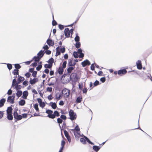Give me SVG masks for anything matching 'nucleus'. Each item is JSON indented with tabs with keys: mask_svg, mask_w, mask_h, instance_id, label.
I'll use <instances>...</instances> for the list:
<instances>
[{
	"mask_svg": "<svg viewBox=\"0 0 152 152\" xmlns=\"http://www.w3.org/2000/svg\"><path fill=\"white\" fill-rule=\"evenodd\" d=\"M47 54L49 55L51 53V51L49 50H47L45 52Z\"/></svg>",
	"mask_w": 152,
	"mask_h": 152,
	"instance_id": "obj_60",
	"label": "nucleus"
},
{
	"mask_svg": "<svg viewBox=\"0 0 152 152\" xmlns=\"http://www.w3.org/2000/svg\"><path fill=\"white\" fill-rule=\"evenodd\" d=\"M82 100V98L81 96H78L77 99L76 101L77 103H80Z\"/></svg>",
	"mask_w": 152,
	"mask_h": 152,
	"instance_id": "obj_26",
	"label": "nucleus"
},
{
	"mask_svg": "<svg viewBox=\"0 0 152 152\" xmlns=\"http://www.w3.org/2000/svg\"><path fill=\"white\" fill-rule=\"evenodd\" d=\"M127 71L125 69L119 70L118 72V74L119 75H122L126 74Z\"/></svg>",
	"mask_w": 152,
	"mask_h": 152,
	"instance_id": "obj_12",
	"label": "nucleus"
},
{
	"mask_svg": "<svg viewBox=\"0 0 152 152\" xmlns=\"http://www.w3.org/2000/svg\"><path fill=\"white\" fill-rule=\"evenodd\" d=\"M71 130L74 132V135L76 137H79L81 136L80 133L79 132L80 131V129L78 125H76L75 129H72Z\"/></svg>",
	"mask_w": 152,
	"mask_h": 152,
	"instance_id": "obj_2",
	"label": "nucleus"
},
{
	"mask_svg": "<svg viewBox=\"0 0 152 152\" xmlns=\"http://www.w3.org/2000/svg\"><path fill=\"white\" fill-rule=\"evenodd\" d=\"M39 106L43 108L45 106V104L44 102H42L39 104Z\"/></svg>",
	"mask_w": 152,
	"mask_h": 152,
	"instance_id": "obj_51",
	"label": "nucleus"
},
{
	"mask_svg": "<svg viewBox=\"0 0 152 152\" xmlns=\"http://www.w3.org/2000/svg\"><path fill=\"white\" fill-rule=\"evenodd\" d=\"M28 81L25 80L23 82V84L25 86H26L28 85Z\"/></svg>",
	"mask_w": 152,
	"mask_h": 152,
	"instance_id": "obj_52",
	"label": "nucleus"
},
{
	"mask_svg": "<svg viewBox=\"0 0 152 152\" xmlns=\"http://www.w3.org/2000/svg\"><path fill=\"white\" fill-rule=\"evenodd\" d=\"M44 50L43 51L42 50H40L38 53H37V56L41 58L43 57V56L44 53Z\"/></svg>",
	"mask_w": 152,
	"mask_h": 152,
	"instance_id": "obj_16",
	"label": "nucleus"
},
{
	"mask_svg": "<svg viewBox=\"0 0 152 152\" xmlns=\"http://www.w3.org/2000/svg\"><path fill=\"white\" fill-rule=\"evenodd\" d=\"M40 59L41 58L38 56H34L33 58V59H34L35 61L36 62L39 61Z\"/></svg>",
	"mask_w": 152,
	"mask_h": 152,
	"instance_id": "obj_29",
	"label": "nucleus"
},
{
	"mask_svg": "<svg viewBox=\"0 0 152 152\" xmlns=\"http://www.w3.org/2000/svg\"><path fill=\"white\" fill-rule=\"evenodd\" d=\"M80 141L83 144H86V140L83 138H81L80 139Z\"/></svg>",
	"mask_w": 152,
	"mask_h": 152,
	"instance_id": "obj_34",
	"label": "nucleus"
},
{
	"mask_svg": "<svg viewBox=\"0 0 152 152\" xmlns=\"http://www.w3.org/2000/svg\"><path fill=\"white\" fill-rule=\"evenodd\" d=\"M49 105L51 106L52 107L53 109H55L57 107V106L55 103H53L52 102H50Z\"/></svg>",
	"mask_w": 152,
	"mask_h": 152,
	"instance_id": "obj_19",
	"label": "nucleus"
},
{
	"mask_svg": "<svg viewBox=\"0 0 152 152\" xmlns=\"http://www.w3.org/2000/svg\"><path fill=\"white\" fill-rule=\"evenodd\" d=\"M42 65L41 64H40L36 68V69L37 71H39L42 68Z\"/></svg>",
	"mask_w": 152,
	"mask_h": 152,
	"instance_id": "obj_47",
	"label": "nucleus"
},
{
	"mask_svg": "<svg viewBox=\"0 0 152 152\" xmlns=\"http://www.w3.org/2000/svg\"><path fill=\"white\" fill-rule=\"evenodd\" d=\"M93 149L94 150L97 152L100 149V148H99V147L97 146L94 145L93 147Z\"/></svg>",
	"mask_w": 152,
	"mask_h": 152,
	"instance_id": "obj_30",
	"label": "nucleus"
},
{
	"mask_svg": "<svg viewBox=\"0 0 152 152\" xmlns=\"http://www.w3.org/2000/svg\"><path fill=\"white\" fill-rule=\"evenodd\" d=\"M66 63H67L66 61H64L63 62L62 64V68H65Z\"/></svg>",
	"mask_w": 152,
	"mask_h": 152,
	"instance_id": "obj_53",
	"label": "nucleus"
},
{
	"mask_svg": "<svg viewBox=\"0 0 152 152\" xmlns=\"http://www.w3.org/2000/svg\"><path fill=\"white\" fill-rule=\"evenodd\" d=\"M12 113L7 114V118L10 120H12L13 119V117L12 115Z\"/></svg>",
	"mask_w": 152,
	"mask_h": 152,
	"instance_id": "obj_22",
	"label": "nucleus"
},
{
	"mask_svg": "<svg viewBox=\"0 0 152 152\" xmlns=\"http://www.w3.org/2000/svg\"><path fill=\"white\" fill-rule=\"evenodd\" d=\"M47 91L51 92L52 91V88L51 87H48L47 88Z\"/></svg>",
	"mask_w": 152,
	"mask_h": 152,
	"instance_id": "obj_48",
	"label": "nucleus"
},
{
	"mask_svg": "<svg viewBox=\"0 0 152 152\" xmlns=\"http://www.w3.org/2000/svg\"><path fill=\"white\" fill-rule=\"evenodd\" d=\"M61 95L59 94H56V98L57 100L60 99Z\"/></svg>",
	"mask_w": 152,
	"mask_h": 152,
	"instance_id": "obj_46",
	"label": "nucleus"
},
{
	"mask_svg": "<svg viewBox=\"0 0 152 152\" xmlns=\"http://www.w3.org/2000/svg\"><path fill=\"white\" fill-rule=\"evenodd\" d=\"M38 80V79L37 78H34L33 79H32L31 78H30L29 82L31 84L33 85L37 82Z\"/></svg>",
	"mask_w": 152,
	"mask_h": 152,
	"instance_id": "obj_10",
	"label": "nucleus"
},
{
	"mask_svg": "<svg viewBox=\"0 0 152 152\" xmlns=\"http://www.w3.org/2000/svg\"><path fill=\"white\" fill-rule=\"evenodd\" d=\"M74 68L73 67H69L67 69V72L68 73H71L72 71L74 69Z\"/></svg>",
	"mask_w": 152,
	"mask_h": 152,
	"instance_id": "obj_32",
	"label": "nucleus"
},
{
	"mask_svg": "<svg viewBox=\"0 0 152 152\" xmlns=\"http://www.w3.org/2000/svg\"><path fill=\"white\" fill-rule=\"evenodd\" d=\"M53 115H54L55 118L56 116L58 117L59 116V113L58 111L56 110L54 111L53 114Z\"/></svg>",
	"mask_w": 152,
	"mask_h": 152,
	"instance_id": "obj_27",
	"label": "nucleus"
},
{
	"mask_svg": "<svg viewBox=\"0 0 152 152\" xmlns=\"http://www.w3.org/2000/svg\"><path fill=\"white\" fill-rule=\"evenodd\" d=\"M99 81L98 80H96L94 83V86H97L99 84Z\"/></svg>",
	"mask_w": 152,
	"mask_h": 152,
	"instance_id": "obj_55",
	"label": "nucleus"
},
{
	"mask_svg": "<svg viewBox=\"0 0 152 152\" xmlns=\"http://www.w3.org/2000/svg\"><path fill=\"white\" fill-rule=\"evenodd\" d=\"M13 115L14 118L18 120H20L22 118V116L20 115H18L16 111L14 112Z\"/></svg>",
	"mask_w": 152,
	"mask_h": 152,
	"instance_id": "obj_6",
	"label": "nucleus"
},
{
	"mask_svg": "<svg viewBox=\"0 0 152 152\" xmlns=\"http://www.w3.org/2000/svg\"><path fill=\"white\" fill-rule=\"evenodd\" d=\"M59 50H60V51H61V52L62 53H64L65 51V49L64 48H64H60V49H59Z\"/></svg>",
	"mask_w": 152,
	"mask_h": 152,
	"instance_id": "obj_45",
	"label": "nucleus"
},
{
	"mask_svg": "<svg viewBox=\"0 0 152 152\" xmlns=\"http://www.w3.org/2000/svg\"><path fill=\"white\" fill-rule=\"evenodd\" d=\"M28 93L27 91H24L23 93V96H22V97L24 99H27V97L28 96Z\"/></svg>",
	"mask_w": 152,
	"mask_h": 152,
	"instance_id": "obj_14",
	"label": "nucleus"
},
{
	"mask_svg": "<svg viewBox=\"0 0 152 152\" xmlns=\"http://www.w3.org/2000/svg\"><path fill=\"white\" fill-rule=\"evenodd\" d=\"M7 101L11 104H13L14 103V99H13L11 96H9L8 97Z\"/></svg>",
	"mask_w": 152,
	"mask_h": 152,
	"instance_id": "obj_13",
	"label": "nucleus"
},
{
	"mask_svg": "<svg viewBox=\"0 0 152 152\" xmlns=\"http://www.w3.org/2000/svg\"><path fill=\"white\" fill-rule=\"evenodd\" d=\"M4 113L3 111H0V119L1 118L3 115Z\"/></svg>",
	"mask_w": 152,
	"mask_h": 152,
	"instance_id": "obj_58",
	"label": "nucleus"
},
{
	"mask_svg": "<svg viewBox=\"0 0 152 152\" xmlns=\"http://www.w3.org/2000/svg\"><path fill=\"white\" fill-rule=\"evenodd\" d=\"M16 96L19 97H20L22 94V92L21 91H18L16 93Z\"/></svg>",
	"mask_w": 152,
	"mask_h": 152,
	"instance_id": "obj_25",
	"label": "nucleus"
},
{
	"mask_svg": "<svg viewBox=\"0 0 152 152\" xmlns=\"http://www.w3.org/2000/svg\"><path fill=\"white\" fill-rule=\"evenodd\" d=\"M12 91L11 89H9L7 93V94L9 95H11L12 94Z\"/></svg>",
	"mask_w": 152,
	"mask_h": 152,
	"instance_id": "obj_56",
	"label": "nucleus"
},
{
	"mask_svg": "<svg viewBox=\"0 0 152 152\" xmlns=\"http://www.w3.org/2000/svg\"><path fill=\"white\" fill-rule=\"evenodd\" d=\"M59 49H60V47H58L56 48V52L55 55L56 56H57L60 54V52Z\"/></svg>",
	"mask_w": 152,
	"mask_h": 152,
	"instance_id": "obj_24",
	"label": "nucleus"
},
{
	"mask_svg": "<svg viewBox=\"0 0 152 152\" xmlns=\"http://www.w3.org/2000/svg\"><path fill=\"white\" fill-rule=\"evenodd\" d=\"M18 103L20 105L23 106L25 104V101L24 100L22 99Z\"/></svg>",
	"mask_w": 152,
	"mask_h": 152,
	"instance_id": "obj_23",
	"label": "nucleus"
},
{
	"mask_svg": "<svg viewBox=\"0 0 152 152\" xmlns=\"http://www.w3.org/2000/svg\"><path fill=\"white\" fill-rule=\"evenodd\" d=\"M52 65L50 64H45L44 67L46 68H50L51 67Z\"/></svg>",
	"mask_w": 152,
	"mask_h": 152,
	"instance_id": "obj_41",
	"label": "nucleus"
},
{
	"mask_svg": "<svg viewBox=\"0 0 152 152\" xmlns=\"http://www.w3.org/2000/svg\"><path fill=\"white\" fill-rule=\"evenodd\" d=\"M15 68L17 69H20L21 68V66L18 64H15Z\"/></svg>",
	"mask_w": 152,
	"mask_h": 152,
	"instance_id": "obj_38",
	"label": "nucleus"
},
{
	"mask_svg": "<svg viewBox=\"0 0 152 152\" xmlns=\"http://www.w3.org/2000/svg\"><path fill=\"white\" fill-rule=\"evenodd\" d=\"M85 138L86 140L87 141V142L90 144H91V145H94V143L92 142H91L86 137H84Z\"/></svg>",
	"mask_w": 152,
	"mask_h": 152,
	"instance_id": "obj_37",
	"label": "nucleus"
},
{
	"mask_svg": "<svg viewBox=\"0 0 152 152\" xmlns=\"http://www.w3.org/2000/svg\"><path fill=\"white\" fill-rule=\"evenodd\" d=\"M57 122L59 124H61L63 122V120L62 119L60 118H58L57 119Z\"/></svg>",
	"mask_w": 152,
	"mask_h": 152,
	"instance_id": "obj_43",
	"label": "nucleus"
},
{
	"mask_svg": "<svg viewBox=\"0 0 152 152\" xmlns=\"http://www.w3.org/2000/svg\"><path fill=\"white\" fill-rule=\"evenodd\" d=\"M58 27L61 30H62L64 28V26L62 25H59Z\"/></svg>",
	"mask_w": 152,
	"mask_h": 152,
	"instance_id": "obj_62",
	"label": "nucleus"
},
{
	"mask_svg": "<svg viewBox=\"0 0 152 152\" xmlns=\"http://www.w3.org/2000/svg\"><path fill=\"white\" fill-rule=\"evenodd\" d=\"M73 56L75 58H77L78 57V53L77 52L75 51L73 54Z\"/></svg>",
	"mask_w": 152,
	"mask_h": 152,
	"instance_id": "obj_33",
	"label": "nucleus"
},
{
	"mask_svg": "<svg viewBox=\"0 0 152 152\" xmlns=\"http://www.w3.org/2000/svg\"><path fill=\"white\" fill-rule=\"evenodd\" d=\"M31 74L29 72H27L25 74V76L27 78H29L31 76Z\"/></svg>",
	"mask_w": 152,
	"mask_h": 152,
	"instance_id": "obj_54",
	"label": "nucleus"
},
{
	"mask_svg": "<svg viewBox=\"0 0 152 152\" xmlns=\"http://www.w3.org/2000/svg\"><path fill=\"white\" fill-rule=\"evenodd\" d=\"M65 144V142L63 140H62L61 141V146H62L64 147Z\"/></svg>",
	"mask_w": 152,
	"mask_h": 152,
	"instance_id": "obj_61",
	"label": "nucleus"
},
{
	"mask_svg": "<svg viewBox=\"0 0 152 152\" xmlns=\"http://www.w3.org/2000/svg\"><path fill=\"white\" fill-rule=\"evenodd\" d=\"M12 109L11 107H8L7 110V114L12 113Z\"/></svg>",
	"mask_w": 152,
	"mask_h": 152,
	"instance_id": "obj_21",
	"label": "nucleus"
},
{
	"mask_svg": "<svg viewBox=\"0 0 152 152\" xmlns=\"http://www.w3.org/2000/svg\"><path fill=\"white\" fill-rule=\"evenodd\" d=\"M34 108L37 111H39V109L38 108V105L37 104H36L34 105Z\"/></svg>",
	"mask_w": 152,
	"mask_h": 152,
	"instance_id": "obj_39",
	"label": "nucleus"
},
{
	"mask_svg": "<svg viewBox=\"0 0 152 152\" xmlns=\"http://www.w3.org/2000/svg\"><path fill=\"white\" fill-rule=\"evenodd\" d=\"M47 43L49 46H53L54 45V41L50 39H47Z\"/></svg>",
	"mask_w": 152,
	"mask_h": 152,
	"instance_id": "obj_11",
	"label": "nucleus"
},
{
	"mask_svg": "<svg viewBox=\"0 0 152 152\" xmlns=\"http://www.w3.org/2000/svg\"><path fill=\"white\" fill-rule=\"evenodd\" d=\"M80 47V42H76V45H75V47L77 48H78Z\"/></svg>",
	"mask_w": 152,
	"mask_h": 152,
	"instance_id": "obj_36",
	"label": "nucleus"
},
{
	"mask_svg": "<svg viewBox=\"0 0 152 152\" xmlns=\"http://www.w3.org/2000/svg\"><path fill=\"white\" fill-rule=\"evenodd\" d=\"M69 119L72 121L75 120L77 117V115L73 110H70L69 112Z\"/></svg>",
	"mask_w": 152,
	"mask_h": 152,
	"instance_id": "obj_1",
	"label": "nucleus"
},
{
	"mask_svg": "<svg viewBox=\"0 0 152 152\" xmlns=\"http://www.w3.org/2000/svg\"><path fill=\"white\" fill-rule=\"evenodd\" d=\"M64 133L68 141L69 142H70L71 141V139L69 135L68 132L64 130Z\"/></svg>",
	"mask_w": 152,
	"mask_h": 152,
	"instance_id": "obj_8",
	"label": "nucleus"
},
{
	"mask_svg": "<svg viewBox=\"0 0 152 152\" xmlns=\"http://www.w3.org/2000/svg\"><path fill=\"white\" fill-rule=\"evenodd\" d=\"M91 69L92 70H94V64H92L91 66Z\"/></svg>",
	"mask_w": 152,
	"mask_h": 152,
	"instance_id": "obj_57",
	"label": "nucleus"
},
{
	"mask_svg": "<svg viewBox=\"0 0 152 152\" xmlns=\"http://www.w3.org/2000/svg\"><path fill=\"white\" fill-rule=\"evenodd\" d=\"M73 30L72 29L69 30L68 28H66L65 29L64 34L66 37H70V34H72L73 33Z\"/></svg>",
	"mask_w": 152,
	"mask_h": 152,
	"instance_id": "obj_3",
	"label": "nucleus"
},
{
	"mask_svg": "<svg viewBox=\"0 0 152 152\" xmlns=\"http://www.w3.org/2000/svg\"><path fill=\"white\" fill-rule=\"evenodd\" d=\"M18 71L19 70L18 69H15L13 71L12 73L14 75H18Z\"/></svg>",
	"mask_w": 152,
	"mask_h": 152,
	"instance_id": "obj_28",
	"label": "nucleus"
},
{
	"mask_svg": "<svg viewBox=\"0 0 152 152\" xmlns=\"http://www.w3.org/2000/svg\"><path fill=\"white\" fill-rule=\"evenodd\" d=\"M37 74V72L36 71H34L33 72L32 75L34 77H35L36 76V75Z\"/></svg>",
	"mask_w": 152,
	"mask_h": 152,
	"instance_id": "obj_59",
	"label": "nucleus"
},
{
	"mask_svg": "<svg viewBox=\"0 0 152 152\" xmlns=\"http://www.w3.org/2000/svg\"><path fill=\"white\" fill-rule=\"evenodd\" d=\"M64 72V69L61 66H60L58 68V72L60 75H61L63 74Z\"/></svg>",
	"mask_w": 152,
	"mask_h": 152,
	"instance_id": "obj_20",
	"label": "nucleus"
},
{
	"mask_svg": "<svg viewBox=\"0 0 152 152\" xmlns=\"http://www.w3.org/2000/svg\"><path fill=\"white\" fill-rule=\"evenodd\" d=\"M62 93L64 97L67 98L70 94V90L66 88H64L63 90Z\"/></svg>",
	"mask_w": 152,
	"mask_h": 152,
	"instance_id": "obj_4",
	"label": "nucleus"
},
{
	"mask_svg": "<svg viewBox=\"0 0 152 152\" xmlns=\"http://www.w3.org/2000/svg\"><path fill=\"white\" fill-rule=\"evenodd\" d=\"M81 64L83 66L85 67L87 65H90V61L86 59L81 63Z\"/></svg>",
	"mask_w": 152,
	"mask_h": 152,
	"instance_id": "obj_9",
	"label": "nucleus"
},
{
	"mask_svg": "<svg viewBox=\"0 0 152 152\" xmlns=\"http://www.w3.org/2000/svg\"><path fill=\"white\" fill-rule=\"evenodd\" d=\"M16 80L15 78H14L12 81V87L14 86H15V83H16Z\"/></svg>",
	"mask_w": 152,
	"mask_h": 152,
	"instance_id": "obj_44",
	"label": "nucleus"
},
{
	"mask_svg": "<svg viewBox=\"0 0 152 152\" xmlns=\"http://www.w3.org/2000/svg\"><path fill=\"white\" fill-rule=\"evenodd\" d=\"M53 20L52 22V25L53 26H54L56 25L57 24V22H56V21L54 20L53 15Z\"/></svg>",
	"mask_w": 152,
	"mask_h": 152,
	"instance_id": "obj_49",
	"label": "nucleus"
},
{
	"mask_svg": "<svg viewBox=\"0 0 152 152\" xmlns=\"http://www.w3.org/2000/svg\"><path fill=\"white\" fill-rule=\"evenodd\" d=\"M54 60L53 58H51L49 59L48 62L49 63L52 64Z\"/></svg>",
	"mask_w": 152,
	"mask_h": 152,
	"instance_id": "obj_40",
	"label": "nucleus"
},
{
	"mask_svg": "<svg viewBox=\"0 0 152 152\" xmlns=\"http://www.w3.org/2000/svg\"><path fill=\"white\" fill-rule=\"evenodd\" d=\"M46 113L48 114L47 117L52 119L54 118V115H53V111L52 110L49 109L47 110L46 111Z\"/></svg>",
	"mask_w": 152,
	"mask_h": 152,
	"instance_id": "obj_5",
	"label": "nucleus"
},
{
	"mask_svg": "<svg viewBox=\"0 0 152 152\" xmlns=\"http://www.w3.org/2000/svg\"><path fill=\"white\" fill-rule=\"evenodd\" d=\"M5 101L6 99L4 98L0 100V107L3 106Z\"/></svg>",
	"mask_w": 152,
	"mask_h": 152,
	"instance_id": "obj_18",
	"label": "nucleus"
},
{
	"mask_svg": "<svg viewBox=\"0 0 152 152\" xmlns=\"http://www.w3.org/2000/svg\"><path fill=\"white\" fill-rule=\"evenodd\" d=\"M70 77L72 78L75 79H78V77L77 74L75 73H72L70 76Z\"/></svg>",
	"mask_w": 152,
	"mask_h": 152,
	"instance_id": "obj_17",
	"label": "nucleus"
},
{
	"mask_svg": "<svg viewBox=\"0 0 152 152\" xmlns=\"http://www.w3.org/2000/svg\"><path fill=\"white\" fill-rule=\"evenodd\" d=\"M43 48L44 50H48L49 48V47L47 45H45L43 47Z\"/></svg>",
	"mask_w": 152,
	"mask_h": 152,
	"instance_id": "obj_64",
	"label": "nucleus"
},
{
	"mask_svg": "<svg viewBox=\"0 0 152 152\" xmlns=\"http://www.w3.org/2000/svg\"><path fill=\"white\" fill-rule=\"evenodd\" d=\"M7 67L8 69L10 70L12 68V66L11 64H7Z\"/></svg>",
	"mask_w": 152,
	"mask_h": 152,
	"instance_id": "obj_42",
	"label": "nucleus"
},
{
	"mask_svg": "<svg viewBox=\"0 0 152 152\" xmlns=\"http://www.w3.org/2000/svg\"><path fill=\"white\" fill-rule=\"evenodd\" d=\"M136 64L137 68L139 69H141L142 68V66L141 62L140 60H138L136 63Z\"/></svg>",
	"mask_w": 152,
	"mask_h": 152,
	"instance_id": "obj_15",
	"label": "nucleus"
},
{
	"mask_svg": "<svg viewBox=\"0 0 152 152\" xmlns=\"http://www.w3.org/2000/svg\"><path fill=\"white\" fill-rule=\"evenodd\" d=\"M80 40V38L78 35L77 34H76V36L75 38V40L76 42H79Z\"/></svg>",
	"mask_w": 152,
	"mask_h": 152,
	"instance_id": "obj_31",
	"label": "nucleus"
},
{
	"mask_svg": "<svg viewBox=\"0 0 152 152\" xmlns=\"http://www.w3.org/2000/svg\"><path fill=\"white\" fill-rule=\"evenodd\" d=\"M60 118L61 119H62L64 120H65L66 119V116L64 115H61Z\"/></svg>",
	"mask_w": 152,
	"mask_h": 152,
	"instance_id": "obj_50",
	"label": "nucleus"
},
{
	"mask_svg": "<svg viewBox=\"0 0 152 152\" xmlns=\"http://www.w3.org/2000/svg\"><path fill=\"white\" fill-rule=\"evenodd\" d=\"M72 59H69V60L68 65L70 66H73Z\"/></svg>",
	"mask_w": 152,
	"mask_h": 152,
	"instance_id": "obj_35",
	"label": "nucleus"
},
{
	"mask_svg": "<svg viewBox=\"0 0 152 152\" xmlns=\"http://www.w3.org/2000/svg\"><path fill=\"white\" fill-rule=\"evenodd\" d=\"M18 82L15 83V88H17V86H18V84L19 83H20L22 81H23L24 80V78L23 77L18 75Z\"/></svg>",
	"mask_w": 152,
	"mask_h": 152,
	"instance_id": "obj_7",
	"label": "nucleus"
},
{
	"mask_svg": "<svg viewBox=\"0 0 152 152\" xmlns=\"http://www.w3.org/2000/svg\"><path fill=\"white\" fill-rule=\"evenodd\" d=\"M48 99L49 100H50L52 99L53 97L51 95H50L48 96Z\"/></svg>",
	"mask_w": 152,
	"mask_h": 152,
	"instance_id": "obj_63",
	"label": "nucleus"
}]
</instances>
